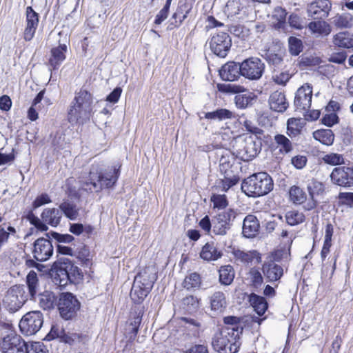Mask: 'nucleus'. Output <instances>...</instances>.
I'll use <instances>...</instances> for the list:
<instances>
[{
    "label": "nucleus",
    "instance_id": "4468645a",
    "mask_svg": "<svg viewBox=\"0 0 353 353\" xmlns=\"http://www.w3.org/2000/svg\"><path fill=\"white\" fill-rule=\"evenodd\" d=\"M1 349L3 353H28V344L12 331L3 338Z\"/></svg>",
    "mask_w": 353,
    "mask_h": 353
},
{
    "label": "nucleus",
    "instance_id": "052dcab7",
    "mask_svg": "<svg viewBox=\"0 0 353 353\" xmlns=\"http://www.w3.org/2000/svg\"><path fill=\"white\" fill-rule=\"evenodd\" d=\"M250 275L252 285L254 288H260L263 282V278L260 271L254 268H251V270H250Z\"/></svg>",
    "mask_w": 353,
    "mask_h": 353
},
{
    "label": "nucleus",
    "instance_id": "680f3d73",
    "mask_svg": "<svg viewBox=\"0 0 353 353\" xmlns=\"http://www.w3.org/2000/svg\"><path fill=\"white\" fill-rule=\"evenodd\" d=\"M240 123H243V125L245 130L252 134L253 137H259L263 134V130L255 125L252 121L245 119L243 122L240 121Z\"/></svg>",
    "mask_w": 353,
    "mask_h": 353
},
{
    "label": "nucleus",
    "instance_id": "4d7b16f0",
    "mask_svg": "<svg viewBox=\"0 0 353 353\" xmlns=\"http://www.w3.org/2000/svg\"><path fill=\"white\" fill-rule=\"evenodd\" d=\"M223 323L228 326L222 328H233L234 330H239V335L243 332V327L240 325V319L235 316H228L223 318Z\"/></svg>",
    "mask_w": 353,
    "mask_h": 353
},
{
    "label": "nucleus",
    "instance_id": "c9c22d12",
    "mask_svg": "<svg viewBox=\"0 0 353 353\" xmlns=\"http://www.w3.org/2000/svg\"><path fill=\"white\" fill-rule=\"evenodd\" d=\"M313 137L322 144L331 145L334 143V134L330 129H320L313 133Z\"/></svg>",
    "mask_w": 353,
    "mask_h": 353
},
{
    "label": "nucleus",
    "instance_id": "1a4fd4ad",
    "mask_svg": "<svg viewBox=\"0 0 353 353\" xmlns=\"http://www.w3.org/2000/svg\"><path fill=\"white\" fill-rule=\"evenodd\" d=\"M261 139L250 135L245 137L236 150V156L243 161H249L255 158L261 152Z\"/></svg>",
    "mask_w": 353,
    "mask_h": 353
},
{
    "label": "nucleus",
    "instance_id": "39448f33",
    "mask_svg": "<svg viewBox=\"0 0 353 353\" xmlns=\"http://www.w3.org/2000/svg\"><path fill=\"white\" fill-rule=\"evenodd\" d=\"M239 339V330L221 328L213 335L211 345L218 353H236L241 345Z\"/></svg>",
    "mask_w": 353,
    "mask_h": 353
},
{
    "label": "nucleus",
    "instance_id": "338daca9",
    "mask_svg": "<svg viewBox=\"0 0 353 353\" xmlns=\"http://www.w3.org/2000/svg\"><path fill=\"white\" fill-rule=\"evenodd\" d=\"M290 77V75L287 72H281L279 74L272 75L274 82L280 85H285Z\"/></svg>",
    "mask_w": 353,
    "mask_h": 353
},
{
    "label": "nucleus",
    "instance_id": "f704fd0d",
    "mask_svg": "<svg viewBox=\"0 0 353 353\" xmlns=\"http://www.w3.org/2000/svg\"><path fill=\"white\" fill-rule=\"evenodd\" d=\"M204 117L209 120H217L221 121L235 118V114L225 108H218L214 111L206 112Z\"/></svg>",
    "mask_w": 353,
    "mask_h": 353
},
{
    "label": "nucleus",
    "instance_id": "473e14b6",
    "mask_svg": "<svg viewBox=\"0 0 353 353\" xmlns=\"http://www.w3.org/2000/svg\"><path fill=\"white\" fill-rule=\"evenodd\" d=\"M219 282L223 285H230L234 281L235 272L230 265H223L219 270Z\"/></svg>",
    "mask_w": 353,
    "mask_h": 353
},
{
    "label": "nucleus",
    "instance_id": "bb28decb",
    "mask_svg": "<svg viewBox=\"0 0 353 353\" xmlns=\"http://www.w3.org/2000/svg\"><path fill=\"white\" fill-rule=\"evenodd\" d=\"M210 308L216 314L221 313L227 307V301L225 294L217 291L210 297Z\"/></svg>",
    "mask_w": 353,
    "mask_h": 353
},
{
    "label": "nucleus",
    "instance_id": "0e129e2a",
    "mask_svg": "<svg viewBox=\"0 0 353 353\" xmlns=\"http://www.w3.org/2000/svg\"><path fill=\"white\" fill-rule=\"evenodd\" d=\"M334 233V228L331 223H327L325 226V239L323 247L330 250L332 246V237Z\"/></svg>",
    "mask_w": 353,
    "mask_h": 353
},
{
    "label": "nucleus",
    "instance_id": "8fccbe9b",
    "mask_svg": "<svg viewBox=\"0 0 353 353\" xmlns=\"http://www.w3.org/2000/svg\"><path fill=\"white\" fill-rule=\"evenodd\" d=\"M305 218L303 213L296 210L288 211L285 214L286 222L291 226H294L303 223L305 221Z\"/></svg>",
    "mask_w": 353,
    "mask_h": 353
},
{
    "label": "nucleus",
    "instance_id": "f03ea898",
    "mask_svg": "<svg viewBox=\"0 0 353 353\" xmlns=\"http://www.w3.org/2000/svg\"><path fill=\"white\" fill-rule=\"evenodd\" d=\"M49 274L54 284L61 288L79 283L83 277L81 270L65 257L58 258L52 264Z\"/></svg>",
    "mask_w": 353,
    "mask_h": 353
},
{
    "label": "nucleus",
    "instance_id": "4be33fe9",
    "mask_svg": "<svg viewBox=\"0 0 353 353\" xmlns=\"http://www.w3.org/2000/svg\"><path fill=\"white\" fill-rule=\"evenodd\" d=\"M260 229V223L257 218L253 214L247 215L243 222L242 234L248 239L255 237Z\"/></svg>",
    "mask_w": 353,
    "mask_h": 353
},
{
    "label": "nucleus",
    "instance_id": "79ce46f5",
    "mask_svg": "<svg viewBox=\"0 0 353 353\" xmlns=\"http://www.w3.org/2000/svg\"><path fill=\"white\" fill-rule=\"evenodd\" d=\"M59 209L61 211L62 214H64L70 220H75L78 216L79 212L77 205L69 201L61 203Z\"/></svg>",
    "mask_w": 353,
    "mask_h": 353
},
{
    "label": "nucleus",
    "instance_id": "a18cd8bd",
    "mask_svg": "<svg viewBox=\"0 0 353 353\" xmlns=\"http://www.w3.org/2000/svg\"><path fill=\"white\" fill-rule=\"evenodd\" d=\"M263 57L266 60L270 65L274 67V70L276 68H282L284 65L283 57L279 54L267 51L265 54L263 55Z\"/></svg>",
    "mask_w": 353,
    "mask_h": 353
},
{
    "label": "nucleus",
    "instance_id": "de8ad7c7",
    "mask_svg": "<svg viewBox=\"0 0 353 353\" xmlns=\"http://www.w3.org/2000/svg\"><path fill=\"white\" fill-rule=\"evenodd\" d=\"M287 14L285 9L282 8L281 7H276L274 8L272 14V18L276 21V23L274 24V27L276 28L281 29L284 28L286 22Z\"/></svg>",
    "mask_w": 353,
    "mask_h": 353
},
{
    "label": "nucleus",
    "instance_id": "09e8293b",
    "mask_svg": "<svg viewBox=\"0 0 353 353\" xmlns=\"http://www.w3.org/2000/svg\"><path fill=\"white\" fill-rule=\"evenodd\" d=\"M334 23L338 28H350L353 26V17L350 13H343L334 18Z\"/></svg>",
    "mask_w": 353,
    "mask_h": 353
},
{
    "label": "nucleus",
    "instance_id": "69168bd1",
    "mask_svg": "<svg viewBox=\"0 0 353 353\" xmlns=\"http://www.w3.org/2000/svg\"><path fill=\"white\" fill-rule=\"evenodd\" d=\"M52 202V200L47 193H42L37 196L34 201L32 202V207L34 209H37L40 206L48 204Z\"/></svg>",
    "mask_w": 353,
    "mask_h": 353
},
{
    "label": "nucleus",
    "instance_id": "7c9ffc66",
    "mask_svg": "<svg viewBox=\"0 0 353 353\" xmlns=\"http://www.w3.org/2000/svg\"><path fill=\"white\" fill-rule=\"evenodd\" d=\"M190 10L191 7L188 3L179 1L176 10L172 17L174 19V22H171L170 26L174 25V27H179L187 18Z\"/></svg>",
    "mask_w": 353,
    "mask_h": 353
},
{
    "label": "nucleus",
    "instance_id": "e433bc0d",
    "mask_svg": "<svg viewBox=\"0 0 353 353\" xmlns=\"http://www.w3.org/2000/svg\"><path fill=\"white\" fill-rule=\"evenodd\" d=\"M334 43L340 48H353V34L343 32L336 34L334 37Z\"/></svg>",
    "mask_w": 353,
    "mask_h": 353
},
{
    "label": "nucleus",
    "instance_id": "c756f323",
    "mask_svg": "<svg viewBox=\"0 0 353 353\" xmlns=\"http://www.w3.org/2000/svg\"><path fill=\"white\" fill-rule=\"evenodd\" d=\"M249 302L254 310L259 316H263L268 308V303L262 296L251 293L249 296Z\"/></svg>",
    "mask_w": 353,
    "mask_h": 353
},
{
    "label": "nucleus",
    "instance_id": "cd10ccee",
    "mask_svg": "<svg viewBox=\"0 0 353 353\" xmlns=\"http://www.w3.org/2000/svg\"><path fill=\"white\" fill-rule=\"evenodd\" d=\"M41 216L45 223L52 227H56L61 222L62 212L58 208H46Z\"/></svg>",
    "mask_w": 353,
    "mask_h": 353
},
{
    "label": "nucleus",
    "instance_id": "58836bf2",
    "mask_svg": "<svg viewBox=\"0 0 353 353\" xmlns=\"http://www.w3.org/2000/svg\"><path fill=\"white\" fill-rule=\"evenodd\" d=\"M234 255L236 260L246 264L252 263L254 259H256L258 261L261 259L259 254L254 250L246 252L237 250L234 252Z\"/></svg>",
    "mask_w": 353,
    "mask_h": 353
},
{
    "label": "nucleus",
    "instance_id": "393cba45",
    "mask_svg": "<svg viewBox=\"0 0 353 353\" xmlns=\"http://www.w3.org/2000/svg\"><path fill=\"white\" fill-rule=\"evenodd\" d=\"M269 105L272 110L278 112H285L289 105L285 94L279 91H275L271 94L269 98Z\"/></svg>",
    "mask_w": 353,
    "mask_h": 353
},
{
    "label": "nucleus",
    "instance_id": "6e6d98bb",
    "mask_svg": "<svg viewBox=\"0 0 353 353\" xmlns=\"http://www.w3.org/2000/svg\"><path fill=\"white\" fill-rule=\"evenodd\" d=\"M214 208L219 210H226L228 205V201L225 194H213L211 197Z\"/></svg>",
    "mask_w": 353,
    "mask_h": 353
},
{
    "label": "nucleus",
    "instance_id": "a19ab883",
    "mask_svg": "<svg viewBox=\"0 0 353 353\" xmlns=\"http://www.w3.org/2000/svg\"><path fill=\"white\" fill-rule=\"evenodd\" d=\"M201 284L200 275L196 272H193L186 276L183 285L188 290H195L199 289Z\"/></svg>",
    "mask_w": 353,
    "mask_h": 353
},
{
    "label": "nucleus",
    "instance_id": "9d476101",
    "mask_svg": "<svg viewBox=\"0 0 353 353\" xmlns=\"http://www.w3.org/2000/svg\"><path fill=\"white\" fill-rule=\"evenodd\" d=\"M43 324V316L40 311H31L26 313L21 319L19 327L26 336L35 334Z\"/></svg>",
    "mask_w": 353,
    "mask_h": 353
},
{
    "label": "nucleus",
    "instance_id": "3c124183",
    "mask_svg": "<svg viewBox=\"0 0 353 353\" xmlns=\"http://www.w3.org/2000/svg\"><path fill=\"white\" fill-rule=\"evenodd\" d=\"M144 313V307L141 305H136L132 309L130 326L139 329L140 324L142 321V316Z\"/></svg>",
    "mask_w": 353,
    "mask_h": 353
},
{
    "label": "nucleus",
    "instance_id": "6ab92c4d",
    "mask_svg": "<svg viewBox=\"0 0 353 353\" xmlns=\"http://www.w3.org/2000/svg\"><path fill=\"white\" fill-rule=\"evenodd\" d=\"M331 7L332 4L330 0H316L308 6V16L314 19L326 18L329 14Z\"/></svg>",
    "mask_w": 353,
    "mask_h": 353
},
{
    "label": "nucleus",
    "instance_id": "a211bd4d",
    "mask_svg": "<svg viewBox=\"0 0 353 353\" xmlns=\"http://www.w3.org/2000/svg\"><path fill=\"white\" fill-rule=\"evenodd\" d=\"M307 189L310 198L305 204L303 205V208L305 210L310 211L316 208L318 205L317 198L324 195L325 188V185L322 182L312 180L307 184Z\"/></svg>",
    "mask_w": 353,
    "mask_h": 353
},
{
    "label": "nucleus",
    "instance_id": "f3484780",
    "mask_svg": "<svg viewBox=\"0 0 353 353\" xmlns=\"http://www.w3.org/2000/svg\"><path fill=\"white\" fill-rule=\"evenodd\" d=\"M334 184L349 188L353 185V167H336L330 174Z\"/></svg>",
    "mask_w": 353,
    "mask_h": 353
},
{
    "label": "nucleus",
    "instance_id": "b1692460",
    "mask_svg": "<svg viewBox=\"0 0 353 353\" xmlns=\"http://www.w3.org/2000/svg\"><path fill=\"white\" fill-rule=\"evenodd\" d=\"M263 272L269 282L277 281L283 275V269L281 265L270 261L263 265Z\"/></svg>",
    "mask_w": 353,
    "mask_h": 353
},
{
    "label": "nucleus",
    "instance_id": "f8f14e48",
    "mask_svg": "<svg viewBox=\"0 0 353 353\" xmlns=\"http://www.w3.org/2000/svg\"><path fill=\"white\" fill-rule=\"evenodd\" d=\"M265 68V63L256 57L247 58L241 62L242 77L250 81L259 80Z\"/></svg>",
    "mask_w": 353,
    "mask_h": 353
},
{
    "label": "nucleus",
    "instance_id": "9b49d317",
    "mask_svg": "<svg viewBox=\"0 0 353 353\" xmlns=\"http://www.w3.org/2000/svg\"><path fill=\"white\" fill-rule=\"evenodd\" d=\"M27 301V296L23 285L12 286L3 299L4 307L10 312L19 310Z\"/></svg>",
    "mask_w": 353,
    "mask_h": 353
},
{
    "label": "nucleus",
    "instance_id": "bf43d9fd",
    "mask_svg": "<svg viewBox=\"0 0 353 353\" xmlns=\"http://www.w3.org/2000/svg\"><path fill=\"white\" fill-rule=\"evenodd\" d=\"M26 14V25L37 27L39 20V14L36 12L31 6H28Z\"/></svg>",
    "mask_w": 353,
    "mask_h": 353
},
{
    "label": "nucleus",
    "instance_id": "49530a36",
    "mask_svg": "<svg viewBox=\"0 0 353 353\" xmlns=\"http://www.w3.org/2000/svg\"><path fill=\"white\" fill-rule=\"evenodd\" d=\"M274 141L279 148V151L281 153L288 154L290 152L293 146L290 139L283 134H276L274 137Z\"/></svg>",
    "mask_w": 353,
    "mask_h": 353
},
{
    "label": "nucleus",
    "instance_id": "6e6552de",
    "mask_svg": "<svg viewBox=\"0 0 353 353\" xmlns=\"http://www.w3.org/2000/svg\"><path fill=\"white\" fill-rule=\"evenodd\" d=\"M225 91L236 94L234 102L236 108L245 110L252 107L257 99V96L251 91L247 90L243 86L235 84L225 85Z\"/></svg>",
    "mask_w": 353,
    "mask_h": 353
},
{
    "label": "nucleus",
    "instance_id": "f257e3e1",
    "mask_svg": "<svg viewBox=\"0 0 353 353\" xmlns=\"http://www.w3.org/2000/svg\"><path fill=\"white\" fill-rule=\"evenodd\" d=\"M120 168L121 165H114L103 169L99 163L92 164L88 179L82 182L81 189L86 192H99L103 188H114L120 176Z\"/></svg>",
    "mask_w": 353,
    "mask_h": 353
},
{
    "label": "nucleus",
    "instance_id": "ddd939ff",
    "mask_svg": "<svg viewBox=\"0 0 353 353\" xmlns=\"http://www.w3.org/2000/svg\"><path fill=\"white\" fill-rule=\"evenodd\" d=\"M211 52L218 57L225 58L232 47V39L225 32H218L209 41Z\"/></svg>",
    "mask_w": 353,
    "mask_h": 353
},
{
    "label": "nucleus",
    "instance_id": "37998d69",
    "mask_svg": "<svg viewBox=\"0 0 353 353\" xmlns=\"http://www.w3.org/2000/svg\"><path fill=\"white\" fill-rule=\"evenodd\" d=\"M308 28L312 32L319 34L327 35L331 31L330 25L324 21H311Z\"/></svg>",
    "mask_w": 353,
    "mask_h": 353
},
{
    "label": "nucleus",
    "instance_id": "5fc2aeb1",
    "mask_svg": "<svg viewBox=\"0 0 353 353\" xmlns=\"http://www.w3.org/2000/svg\"><path fill=\"white\" fill-rule=\"evenodd\" d=\"M46 236L50 240L54 239L57 243H68L74 239V236L69 234H60L54 231L46 233Z\"/></svg>",
    "mask_w": 353,
    "mask_h": 353
},
{
    "label": "nucleus",
    "instance_id": "412c9836",
    "mask_svg": "<svg viewBox=\"0 0 353 353\" xmlns=\"http://www.w3.org/2000/svg\"><path fill=\"white\" fill-rule=\"evenodd\" d=\"M68 46L65 43L59 44L50 50V57L48 59V64L50 70H58L66 59Z\"/></svg>",
    "mask_w": 353,
    "mask_h": 353
},
{
    "label": "nucleus",
    "instance_id": "20e7f679",
    "mask_svg": "<svg viewBox=\"0 0 353 353\" xmlns=\"http://www.w3.org/2000/svg\"><path fill=\"white\" fill-rule=\"evenodd\" d=\"M272 177L265 172L253 174L241 183L242 191L248 196L259 197L268 194L273 190Z\"/></svg>",
    "mask_w": 353,
    "mask_h": 353
},
{
    "label": "nucleus",
    "instance_id": "c85d7f7f",
    "mask_svg": "<svg viewBox=\"0 0 353 353\" xmlns=\"http://www.w3.org/2000/svg\"><path fill=\"white\" fill-rule=\"evenodd\" d=\"M143 286L139 284V281H134L131 288L130 294V298L132 302L138 305H140L143 303L150 292L148 288H143Z\"/></svg>",
    "mask_w": 353,
    "mask_h": 353
},
{
    "label": "nucleus",
    "instance_id": "aec40b11",
    "mask_svg": "<svg viewBox=\"0 0 353 353\" xmlns=\"http://www.w3.org/2000/svg\"><path fill=\"white\" fill-rule=\"evenodd\" d=\"M219 75L223 81H234L242 76L241 63L229 61L219 70Z\"/></svg>",
    "mask_w": 353,
    "mask_h": 353
},
{
    "label": "nucleus",
    "instance_id": "603ef678",
    "mask_svg": "<svg viewBox=\"0 0 353 353\" xmlns=\"http://www.w3.org/2000/svg\"><path fill=\"white\" fill-rule=\"evenodd\" d=\"M240 178L237 175H231V173L224 174V178L221 180L222 190L227 192L230 188L239 183Z\"/></svg>",
    "mask_w": 353,
    "mask_h": 353
},
{
    "label": "nucleus",
    "instance_id": "ea45409f",
    "mask_svg": "<svg viewBox=\"0 0 353 353\" xmlns=\"http://www.w3.org/2000/svg\"><path fill=\"white\" fill-rule=\"evenodd\" d=\"M26 285L31 299H34L39 288V279L34 271H30L26 276Z\"/></svg>",
    "mask_w": 353,
    "mask_h": 353
},
{
    "label": "nucleus",
    "instance_id": "72a5a7b5",
    "mask_svg": "<svg viewBox=\"0 0 353 353\" xmlns=\"http://www.w3.org/2000/svg\"><path fill=\"white\" fill-rule=\"evenodd\" d=\"M305 122L301 118H290L287 121V134L290 137L300 134Z\"/></svg>",
    "mask_w": 353,
    "mask_h": 353
},
{
    "label": "nucleus",
    "instance_id": "7ed1b4c3",
    "mask_svg": "<svg viewBox=\"0 0 353 353\" xmlns=\"http://www.w3.org/2000/svg\"><path fill=\"white\" fill-rule=\"evenodd\" d=\"M92 94L85 90H80L71 102L68 110V120L72 125L83 124L89 121L92 110Z\"/></svg>",
    "mask_w": 353,
    "mask_h": 353
},
{
    "label": "nucleus",
    "instance_id": "2f4dec72",
    "mask_svg": "<svg viewBox=\"0 0 353 353\" xmlns=\"http://www.w3.org/2000/svg\"><path fill=\"white\" fill-rule=\"evenodd\" d=\"M58 296L51 291H44L39 294V303L46 310L53 309L57 305Z\"/></svg>",
    "mask_w": 353,
    "mask_h": 353
},
{
    "label": "nucleus",
    "instance_id": "e2e57ef3",
    "mask_svg": "<svg viewBox=\"0 0 353 353\" xmlns=\"http://www.w3.org/2000/svg\"><path fill=\"white\" fill-rule=\"evenodd\" d=\"M63 331H64L63 328L60 327L59 326H58L57 325H52L50 331L45 336L44 340L48 341L56 339H59L60 340Z\"/></svg>",
    "mask_w": 353,
    "mask_h": 353
},
{
    "label": "nucleus",
    "instance_id": "2eb2a0df",
    "mask_svg": "<svg viewBox=\"0 0 353 353\" xmlns=\"http://www.w3.org/2000/svg\"><path fill=\"white\" fill-rule=\"evenodd\" d=\"M54 248L49 238L41 237L33 243L32 254L37 261H46L52 256Z\"/></svg>",
    "mask_w": 353,
    "mask_h": 353
},
{
    "label": "nucleus",
    "instance_id": "dca6fc26",
    "mask_svg": "<svg viewBox=\"0 0 353 353\" xmlns=\"http://www.w3.org/2000/svg\"><path fill=\"white\" fill-rule=\"evenodd\" d=\"M312 98V86L309 83H305L300 87L295 94L294 105L296 111L304 112L311 107Z\"/></svg>",
    "mask_w": 353,
    "mask_h": 353
},
{
    "label": "nucleus",
    "instance_id": "4c0bfd02",
    "mask_svg": "<svg viewBox=\"0 0 353 353\" xmlns=\"http://www.w3.org/2000/svg\"><path fill=\"white\" fill-rule=\"evenodd\" d=\"M290 200L296 205H300L307 201V195L305 191L299 186L293 185L289 191Z\"/></svg>",
    "mask_w": 353,
    "mask_h": 353
},
{
    "label": "nucleus",
    "instance_id": "5701e85b",
    "mask_svg": "<svg viewBox=\"0 0 353 353\" xmlns=\"http://www.w3.org/2000/svg\"><path fill=\"white\" fill-rule=\"evenodd\" d=\"M156 280L157 275L154 270L147 267L135 276L134 281H139V284L143 286V288L148 287V290L151 291Z\"/></svg>",
    "mask_w": 353,
    "mask_h": 353
},
{
    "label": "nucleus",
    "instance_id": "864d4df0",
    "mask_svg": "<svg viewBox=\"0 0 353 353\" xmlns=\"http://www.w3.org/2000/svg\"><path fill=\"white\" fill-rule=\"evenodd\" d=\"M322 160L325 163L333 166L344 164L343 156L337 153L327 154L322 158Z\"/></svg>",
    "mask_w": 353,
    "mask_h": 353
},
{
    "label": "nucleus",
    "instance_id": "13d9d810",
    "mask_svg": "<svg viewBox=\"0 0 353 353\" xmlns=\"http://www.w3.org/2000/svg\"><path fill=\"white\" fill-rule=\"evenodd\" d=\"M288 43L290 52L294 56L299 55L303 50L301 40L294 37H290Z\"/></svg>",
    "mask_w": 353,
    "mask_h": 353
},
{
    "label": "nucleus",
    "instance_id": "774afa93",
    "mask_svg": "<svg viewBox=\"0 0 353 353\" xmlns=\"http://www.w3.org/2000/svg\"><path fill=\"white\" fill-rule=\"evenodd\" d=\"M28 353H48L46 346L41 342H34L28 349Z\"/></svg>",
    "mask_w": 353,
    "mask_h": 353
},
{
    "label": "nucleus",
    "instance_id": "c03bdc74",
    "mask_svg": "<svg viewBox=\"0 0 353 353\" xmlns=\"http://www.w3.org/2000/svg\"><path fill=\"white\" fill-rule=\"evenodd\" d=\"M234 157L227 152L225 154H222L219 159V169L220 172L223 174L231 173L230 168L234 163Z\"/></svg>",
    "mask_w": 353,
    "mask_h": 353
},
{
    "label": "nucleus",
    "instance_id": "a878e982",
    "mask_svg": "<svg viewBox=\"0 0 353 353\" xmlns=\"http://www.w3.org/2000/svg\"><path fill=\"white\" fill-rule=\"evenodd\" d=\"M223 252L213 243H205L200 252V257L206 261H216L221 258Z\"/></svg>",
    "mask_w": 353,
    "mask_h": 353
},
{
    "label": "nucleus",
    "instance_id": "423d86ee",
    "mask_svg": "<svg viewBox=\"0 0 353 353\" xmlns=\"http://www.w3.org/2000/svg\"><path fill=\"white\" fill-rule=\"evenodd\" d=\"M81 302L72 292H61L58 295L57 309L65 321L74 320L81 309Z\"/></svg>",
    "mask_w": 353,
    "mask_h": 353
},
{
    "label": "nucleus",
    "instance_id": "0eeeda50",
    "mask_svg": "<svg viewBox=\"0 0 353 353\" xmlns=\"http://www.w3.org/2000/svg\"><path fill=\"white\" fill-rule=\"evenodd\" d=\"M238 214L237 210L228 208L212 216L213 233L219 236L226 235L233 226Z\"/></svg>",
    "mask_w": 353,
    "mask_h": 353
}]
</instances>
